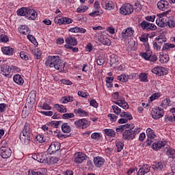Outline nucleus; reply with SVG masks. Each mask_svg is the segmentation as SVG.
I'll return each mask as SVG.
<instances>
[{"label":"nucleus","mask_w":175,"mask_h":175,"mask_svg":"<svg viewBox=\"0 0 175 175\" xmlns=\"http://www.w3.org/2000/svg\"><path fill=\"white\" fill-rule=\"evenodd\" d=\"M114 103L118 105V106L122 107V109H129V105H128V103L125 101V100H118L117 101H115Z\"/></svg>","instance_id":"nucleus-24"},{"label":"nucleus","mask_w":175,"mask_h":175,"mask_svg":"<svg viewBox=\"0 0 175 175\" xmlns=\"http://www.w3.org/2000/svg\"><path fill=\"white\" fill-rule=\"evenodd\" d=\"M37 142H38L39 143H43L44 142V136H43L42 135H38L36 137Z\"/></svg>","instance_id":"nucleus-62"},{"label":"nucleus","mask_w":175,"mask_h":175,"mask_svg":"<svg viewBox=\"0 0 175 175\" xmlns=\"http://www.w3.org/2000/svg\"><path fill=\"white\" fill-rule=\"evenodd\" d=\"M112 109H113V113H115V114H117V115L120 114V113H121V109H120V108L118 107V106H117V105H113V106H112Z\"/></svg>","instance_id":"nucleus-57"},{"label":"nucleus","mask_w":175,"mask_h":175,"mask_svg":"<svg viewBox=\"0 0 175 175\" xmlns=\"http://www.w3.org/2000/svg\"><path fill=\"white\" fill-rule=\"evenodd\" d=\"M100 42L105 46H110L111 44V42H110V40L103 36H100Z\"/></svg>","instance_id":"nucleus-35"},{"label":"nucleus","mask_w":175,"mask_h":175,"mask_svg":"<svg viewBox=\"0 0 175 175\" xmlns=\"http://www.w3.org/2000/svg\"><path fill=\"white\" fill-rule=\"evenodd\" d=\"M60 102L61 103H68V102H73V96H64L60 99Z\"/></svg>","instance_id":"nucleus-37"},{"label":"nucleus","mask_w":175,"mask_h":175,"mask_svg":"<svg viewBox=\"0 0 175 175\" xmlns=\"http://www.w3.org/2000/svg\"><path fill=\"white\" fill-rule=\"evenodd\" d=\"M139 79H141V81H144L145 83H147L148 80L147 79V74L146 73H142L139 76Z\"/></svg>","instance_id":"nucleus-63"},{"label":"nucleus","mask_w":175,"mask_h":175,"mask_svg":"<svg viewBox=\"0 0 175 175\" xmlns=\"http://www.w3.org/2000/svg\"><path fill=\"white\" fill-rule=\"evenodd\" d=\"M26 17L28 20H36V17H38V12H36V11L34 10L27 8Z\"/></svg>","instance_id":"nucleus-16"},{"label":"nucleus","mask_w":175,"mask_h":175,"mask_svg":"<svg viewBox=\"0 0 175 175\" xmlns=\"http://www.w3.org/2000/svg\"><path fill=\"white\" fill-rule=\"evenodd\" d=\"M159 61L161 64H167V62H169V55L165 54L160 55Z\"/></svg>","instance_id":"nucleus-39"},{"label":"nucleus","mask_w":175,"mask_h":175,"mask_svg":"<svg viewBox=\"0 0 175 175\" xmlns=\"http://www.w3.org/2000/svg\"><path fill=\"white\" fill-rule=\"evenodd\" d=\"M1 50L5 55H13V51H14V49L10 46H3Z\"/></svg>","instance_id":"nucleus-26"},{"label":"nucleus","mask_w":175,"mask_h":175,"mask_svg":"<svg viewBox=\"0 0 175 175\" xmlns=\"http://www.w3.org/2000/svg\"><path fill=\"white\" fill-rule=\"evenodd\" d=\"M142 29L144 31H155L157 29V26L153 23H150L146 21H143L140 24Z\"/></svg>","instance_id":"nucleus-6"},{"label":"nucleus","mask_w":175,"mask_h":175,"mask_svg":"<svg viewBox=\"0 0 175 175\" xmlns=\"http://www.w3.org/2000/svg\"><path fill=\"white\" fill-rule=\"evenodd\" d=\"M163 109L161 107H154L152 109L151 114L154 120H159L163 117Z\"/></svg>","instance_id":"nucleus-5"},{"label":"nucleus","mask_w":175,"mask_h":175,"mask_svg":"<svg viewBox=\"0 0 175 175\" xmlns=\"http://www.w3.org/2000/svg\"><path fill=\"white\" fill-rule=\"evenodd\" d=\"M36 161H38V162H40V163H47V155H46V154L44 153H40L36 155Z\"/></svg>","instance_id":"nucleus-20"},{"label":"nucleus","mask_w":175,"mask_h":175,"mask_svg":"<svg viewBox=\"0 0 175 175\" xmlns=\"http://www.w3.org/2000/svg\"><path fill=\"white\" fill-rule=\"evenodd\" d=\"M0 42H3V43H6V42H9V37L5 34H1L0 36Z\"/></svg>","instance_id":"nucleus-54"},{"label":"nucleus","mask_w":175,"mask_h":175,"mask_svg":"<svg viewBox=\"0 0 175 175\" xmlns=\"http://www.w3.org/2000/svg\"><path fill=\"white\" fill-rule=\"evenodd\" d=\"M163 163L159 162V163H154L153 165H152V168L154 170H163Z\"/></svg>","instance_id":"nucleus-32"},{"label":"nucleus","mask_w":175,"mask_h":175,"mask_svg":"<svg viewBox=\"0 0 175 175\" xmlns=\"http://www.w3.org/2000/svg\"><path fill=\"white\" fill-rule=\"evenodd\" d=\"M146 135H147V137H148L147 144H148V146H150L151 144L152 140H154V139H155V137H157V135H155L154 131H152V129H148L146 130Z\"/></svg>","instance_id":"nucleus-15"},{"label":"nucleus","mask_w":175,"mask_h":175,"mask_svg":"<svg viewBox=\"0 0 175 175\" xmlns=\"http://www.w3.org/2000/svg\"><path fill=\"white\" fill-rule=\"evenodd\" d=\"M28 8H22L21 9H18L16 12L18 16H27V11Z\"/></svg>","instance_id":"nucleus-41"},{"label":"nucleus","mask_w":175,"mask_h":175,"mask_svg":"<svg viewBox=\"0 0 175 175\" xmlns=\"http://www.w3.org/2000/svg\"><path fill=\"white\" fill-rule=\"evenodd\" d=\"M27 39L31 42L33 43V44H38V42H36V39H35V37L32 35H27Z\"/></svg>","instance_id":"nucleus-59"},{"label":"nucleus","mask_w":175,"mask_h":175,"mask_svg":"<svg viewBox=\"0 0 175 175\" xmlns=\"http://www.w3.org/2000/svg\"><path fill=\"white\" fill-rule=\"evenodd\" d=\"M72 129H70V126L68 123H64L62 125V130L64 133H69Z\"/></svg>","instance_id":"nucleus-36"},{"label":"nucleus","mask_w":175,"mask_h":175,"mask_svg":"<svg viewBox=\"0 0 175 175\" xmlns=\"http://www.w3.org/2000/svg\"><path fill=\"white\" fill-rule=\"evenodd\" d=\"M13 80L14 83H16V84H18V85H23V84H24V79L21 77V75L18 74L14 76Z\"/></svg>","instance_id":"nucleus-23"},{"label":"nucleus","mask_w":175,"mask_h":175,"mask_svg":"<svg viewBox=\"0 0 175 175\" xmlns=\"http://www.w3.org/2000/svg\"><path fill=\"white\" fill-rule=\"evenodd\" d=\"M94 163L96 167H100L105 165V159L100 157H96L94 158Z\"/></svg>","instance_id":"nucleus-18"},{"label":"nucleus","mask_w":175,"mask_h":175,"mask_svg":"<svg viewBox=\"0 0 175 175\" xmlns=\"http://www.w3.org/2000/svg\"><path fill=\"white\" fill-rule=\"evenodd\" d=\"M75 125L77 128H82V129H85V128H88V126L91 125V123L85 118H83L76 120L75 122Z\"/></svg>","instance_id":"nucleus-9"},{"label":"nucleus","mask_w":175,"mask_h":175,"mask_svg":"<svg viewBox=\"0 0 175 175\" xmlns=\"http://www.w3.org/2000/svg\"><path fill=\"white\" fill-rule=\"evenodd\" d=\"M55 108L57 110V111H59V113H66L68 111V109L65 106L62 105L55 104Z\"/></svg>","instance_id":"nucleus-34"},{"label":"nucleus","mask_w":175,"mask_h":175,"mask_svg":"<svg viewBox=\"0 0 175 175\" xmlns=\"http://www.w3.org/2000/svg\"><path fill=\"white\" fill-rule=\"evenodd\" d=\"M18 32L22 35H28L29 33V28L27 26L22 25L18 28Z\"/></svg>","instance_id":"nucleus-31"},{"label":"nucleus","mask_w":175,"mask_h":175,"mask_svg":"<svg viewBox=\"0 0 175 175\" xmlns=\"http://www.w3.org/2000/svg\"><path fill=\"white\" fill-rule=\"evenodd\" d=\"M141 129L137 127L133 130L132 129H129L126 130L122 134V139L124 140H133L137 135L140 133Z\"/></svg>","instance_id":"nucleus-3"},{"label":"nucleus","mask_w":175,"mask_h":175,"mask_svg":"<svg viewBox=\"0 0 175 175\" xmlns=\"http://www.w3.org/2000/svg\"><path fill=\"white\" fill-rule=\"evenodd\" d=\"M139 39L140 42H142V43H147V42H148V37L145 35H142V36H139Z\"/></svg>","instance_id":"nucleus-58"},{"label":"nucleus","mask_w":175,"mask_h":175,"mask_svg":"<svg viewBox=\"0 0 175 175\" xmlns=\"http://www.w3.org/2000/svg\"><path fill=\"white\" fill-rule=\"evenodd\" d=\"M104 133L109 137H116V136H117V135L116 134V131H114L113 129H104Z\"/></svg>","instance_id":"nucleus-29"},{"label":"nucleus","mask_w":175,"mask_h":175,"mask_svg":"<svg viewBox=\"0 0 175 175\" xmlns=\"http://www.w3.org/2000/svg\"><path fill=\"white\" fill-rule=\"evenodd\" d=\"M44 172H46V170L44 168L31 171L29 170V175H44Z\"/></svg>","instance_id":"nucleus-27"},{"label":"nucleus","mask_w":175,"mask_h":175,"mask_svg":"<svg viewBox=\"0 0 175 175\" xmlns=\"http://www.w3.org/2000/svg\"><path fill=\"white\" fill-rule=\"evenodd\" d=\"M102 12L100 10H96L95 11L91 12L89 14V16H91L92 17H96V16H99L100 14H102Z\"/></svg>","instance_id":"nucleus-55"},{"label":"nucleus","mask_w":175,"mask_h":175,"mask_svg":"<svg viewBox=\"0 0 175 175\" xmlns=\"http://www.w3.org/2000/svg\"><path fill=\"white\" fill-rule=\"evenodd\" d=\"M86 10H88V7L82 5L77 8V12L78 13H84V12H86Z\"/></svg>","instance_id":"nucleus-51"},{"label":"nucleus","mask_w":175,"mask_h":175,"mask_svg":"<svg viewBox=\"0 0 175 175\" xmlns=\"http://www.w3.org/2000/svg\"><path fill=\"white\" fill-rule=\"evenodd\" d=\"M66 43H67V45L69 46H77V40H76V38L70 36L67 38H66Z\"/></svg>","instance_id":"nucleus-22"},{"label":"nucleus","mask_w":175,"mask_h":175,"mask_svg":"<svg viewBox=\"0 0 175 175\" xmlns=\"http://www.w3.org/2000/svg\"><path fill=\"white\" fill-rule=\"evenodd\" d=\"M175 154V150L174 149H172V148H169L167 152H166V154L168 156V157H173V155H174Z\"/></svg>","instance_id":"nucleus-64"},{"label":"nucleus","mask_w":175,"mask_h":175,"mask_svg":"<svg viewBox=\"0 0 175 175\" xmlns=\"http://www.w3.org/2000/svg\"><path fill=\"white\" fill-rule=\"evenodd\" d=\"M165 144V142L162 141L154 142L152 144V149L154 150V151H158V150H161L162 147H164Z\"/></svg>","instance_id":"nucleus-25"},{"label":"nucleus","mask_w":175,"mask_h":175,"mask_svg":"<svg viewBox=\"0 0 175 175\" xmlns=\"http://www.w3.org/2000/svg\"><path fill=\"white\" fill-rule=\"evenodd\" d=\"M156 23L157 24L158 27H161V28H165V27L167 25V23H165V18L162 16H159L156 21Z\"/></svg>","instance_id":"nucleus-28"},{"label":"nucleus","mask_w":175,"mask_h":175,"mask_svg":"<svg viewBox=\"0 0 175 175\" xmlns=\"http://www.w3.org/2000/svg\"><path fill=\"white\" fill-rule=\"evenodd\" d=\"M133 128H135L133 124H126L124 125L119 126L118 128H116V132H120V133H122L125 129H133Z\"/></svg>","instance_id":"nucleus-17"},{"label":"nucleus","mask_w":175,"mask_h":175,"mask_svg":"<svg viewBox=\"0 0 175 175\" xmlns=\"http://www.w3.org/2000/svg\"><path fill=\"white\" fill-rule=\"evenodd\" d=\"M55 23H56V24H59V25L71 24V23H73V19L68 17H60L59 18L56 17L55 18Z\"/></svg>","instance_id":"nucleus-10"},{"label":"nucleus","mask_w":175,"mask_h":175,"mask_svg":"<svg viewBox=\"0 0 175 175\" xmlns=\"http://www.w3.org/2000/svg\"><path fill=\"white\" fill-rule=\"evenodd\" d=\"M151 167L148 165H144L143 167H140L138 172L137 175H144L146 173H148L150 172Z\"/></svg>","instance_id":"nucleus-21"},{"label":"nucleus","mask_w":175,"mask_h":175,"mask_svg":"<svg viewBox=\"0 0 175 175\" xmlns=\"http://www.w3.org/2000/svg\"><path fill=\"white\" fill-rule=\"evenodd\" d=\"M116 147L118 152H121L124 149V143L121 142L120 141L116 142Z\"/></svg>","instance_id":"nucleus-47"},{"label":"nucleus","mask_w":175,"mask_h":175,"mask_svg":"<svg viewBox=\"0 0 175 175\" xmlns=\"http://www.w3.org/2000/svg\"><path fill=\"white\" fill-rule=\"evenodd\" d=\"M120 14H123V16H128L133 13V6L130 3L124 4L120 8Z\"/></svg>","instance_id":"nucleus-4"},{"label":"nucleus","mask_w":175,"mask_h":175,"mask_svg":"<svg viewBox=\"0 0 175 175\" xmlns=\"http://www.w3.org/2000/svg\"><path fill=\"white\" fill-rule=\"evenodd\" d=\"M0 156L4 159H8L12 157V150L10 148L6 146H2L0 148Z\"/></svg>","instance_id":"nucleus-8"},{"label":"nucleus","mask_w":175,"mask_h":175,"mask_svg":"<svg viewBox=\"0 0 175 175\" xmlns=\"http://www.w3.org/2000/svg\"><path fill=\"white\" fill-rule=\"evenodd\" d=\"M108 117L110 118V121H112L113 122H116L118 118V116H115L114 113L108 114Z\"/></svg>","instance_id":"nucleus-56"},{"label":"nucleus","mask_w":175,"mask_h":175,"mask_svg":"<svg viewBox=\"0 0 175 175\" xmlns=\"http://www.w3.org/2000/svg\"><path fill=\"white\" fill-rule=\"evenodd\" d=\"M32 131L31 130V124L28 122L25 123L22 133L20 135V139L23 144H29L32 138Z\"/></svg>","instance_id":"nucleus-2"},{"label":"nucleus","mask_w":175,"mask_h":175,"mask_svg":"<svg viewBox=\"0 0 175 175\" xmlns=\"http://www.w3.org/2000/svg\"><path fill=\"white\" fill-rule=\"evenodd\" d=\"M175 45L174 44H170V43H165L163 46L162 50L163 51H169L171 49H174Z\"/></svg>","instance_id":"nucleus-33"},{"label":"nucleus","mask_w":175,"mask_h":175,"mask_svg":"<svg viewBox=\"0 0 175 175\" xmlns=\"http://www.w3.org/2000/svg\"><path fill=\"white\" fill-rule=\"evenodd\" d=\"M103 8H104V9H105L106 10H113V3L111 2H105L103 4Z\"/></svg>","instance_id":"nucleus-43"},{"label":"nucleus","mask_w":175,"mask_h":175,"mask_svg":"<svg viewBox=\"0 0 175 175\" xmlns=\"http://www.w3.org/2000/svg\"><path fill=\"white\" fill-rule=\"evenodd\" d=\"M133 33H135V30L131 27H127L126 29H124L122 32V39L126 40L129 38H131L133 36Z\"/></svg>","instance_id":"nucleus-12"},{"label":"nucleus","mask_w":175,"mask_h":175,"mask_svg":"<svg viewBox=\"0 0 175 175\" xmlns=\"http://www.w3.org/2000/svg\"><path fill=\"white\" fill-rule=\"evenodd\" d=\"M170 6L169 1L166 0H161L157 3L158 9L162 10V12H165L167 9H169Z\"/></svg>","instance_id":"nucleus-14"},{"label":"nucleus","mask_w":175,"mask_h":175,"mask_svg":"<svg viewBox=\"0 0 175 175\" xmlns=\"http://www.w3.org/2000/svg\"><path fill=\"white\" fill-rule=\"evenodd\" d=\"M1 70L3 76H5L6 77H8V76H9L10 75V72L12 70V67L9 66L7 64H3L1 67Z\"/></svg>","instance_id":"nucleus-19"},{"label":"nucleus","mask_w":175,"mask_h":175,"mask_svg":"<svg viewBox=\"0 0 175 175\" xmlns=\"http://www.w3.org/2000/svg\"><path fill=\"white\" fill-rule=\"evenodd\" d=\"M156 40H157V43H159V44H162V43H165V42H166V40H167V39L166 38V37L165 36H159L157 38Z\"/></svg>","instance_id":"nucleus-46"},{"label":"nucleus","mask_w":175,"mask_h":175,"mask_svg":"<svg viewBox=\"0 0 175 175\" xmlns=\"http://www.w3.org/2000/svg\"><path fill=\"white\" fill-rule=\"evenodd\" d=\"M134 7L137 12H140V10H142V9L143 8V5H142V4H140V3L139 2H136Z\"/></svg>","instance_id":"nucleus-61"},{"label":"nucleus","mask_w":175,"mask_h":175,"mask_svg":"<svg viewBox=\"0 0 175 175\" xmlns=\"http://www.w3.org/2000/svg\"><path fill=\"white\" fill-rule=\"evenodd\" d=\"M59 150H61V144L57 142H52L48 148V151L50 154H55V152L59 151Z\"/></svg>","instance_id":"nucleus-11"},{"label":"nucleus","mask_w":175,"mask_h":175,"mask_svg":"<svg viewBox=\"0 0 175 175\" xmlns=\"http://www.w3.org/2000/svg\"><path fill=\"white\" fill-rule=\"evenodd\" d=\"M74 113H75V114H78L80 117H87L88 116V112L84 111L81 108L75 109Z\"/></svg>","instance_id":"nucleus-30"},{"label":"nucleus","mask_w":175,"mask_h":175,"mask_svg":"<svg viewBox=\"0 0 175 175\" xmlns=\"http://www.w3.org/2000/svg\"><path fill=\"white\" fill-rule=\"evenodd\" d=\"M118 63V60H117V56L111 57L110 59V65L112 68H116L117 66V64Z\"/></svg>","instance_id":"nucleus-44"},{"label":"nucleus","mask_w":175,"mask_h":175,"mask_svg":"<svg viewBox=\"0 0 175 175\" xmlns=\"http://www.w3.org/2000/svg\"><path fill=\"white\" fill-rule=\"evenodd\" d=\"M58 162V158L55 157H51L48 159L46 163L48 165H54Z\"/></svg>","instance_id":"nucleus-42"},{"label":"nucleus","mask_w":175,"mask_h":175,"mask_svg":"<svg viewBox=\"0 0 175 175\" xmlns=\"http://www.w3.org/2000/svg\"><path fill=\"white\" fill-rule=\"evenodd\" d=\"M128 79H129V77L126 75H122L117 77V80H119V81H121L122 83H126Z\"/></svg>","instance_id":"nucleus-45"},{"label":"nucleus","mask_w":175,"mask_h":175,"mask_svg":"<svg viewBox=\"0 0 175 175\" xmlns=\"http://www.w3.org/2000/svg\"><path fill=\"white\" fill-rule=\"evenodd\" d=\"M75 157L74 162H75V163H82V162L85 161V159L87 158V155L81 152H77L75 154Z\"/></svg>","instance_id":"nucleus-13"},{"label":"nucleus","mask_w":175,"mask_h":175,"mask_svg":"<svg viewBox=\"0 0 175 175\" xmlns=\"http://www.w3.org/2000/svg\"><path fill=\"white\" fill-rule=\"evenodd\" d=\"M151 54H152V52H145V53H141L140 55L141 57H142V58H144V59H146V61H148Z\"/></svg>","instance_id":"nucleus-48"},{"label":"nucleus","mask_w":175,"mask_h":175,"mask_svg":"<svg viewBox=\"0 0 175 175\" xmlns=\"http://www.w3.org/2000/svg\"><path fill=\"white\" fill-rule=\"evenodd\" d=\"M62 117L64 120H69L70 118H74L75 114L73 113H64Z\"/></svg>","instance_id":"nucleus-52"},{"label":"nucleus","mask_w":175,"mask_h":175,"mask_svg":"<svg viewBox=\"0 0 175 175\" xmlns=\"http://www.w3.org/2000/svg\"><path fill=\"white\" fill-rule=\"evenodd\" d=\"M46 66L49 68H54L59 72H64L65 70V63L59 59V56H49L45 61Z\"/></svg>","instance_id":"nucleus-1"},{"label":"nucleus","mask_w":175,"mask_h":175,"mask_svg":"<svg viewBox=\"0 0 175 175\" xmlns=\"http://www.w3.org/2000/svg\"><path fill=\"white\" fill-rule=\"evenodd\" d=\"M120 117H122V118H126V120H127V121H131V120H132V118H133L132 117V115L131 114V113L129 112H122L120 113Z\"/></svg>","instance_id":"nucleus-38"},{"label":"nucleus","mask_w":175,"mask_h":175,"mask_svg":"<svg viewBox=\"0 0 175 175\" xmlns=\"http://www.w3.org/2000/svg\"><path fill=\"white\" fill-rule=\"evenodd\" d=\"M152 72L154 75H157V76H165V75H167L169 71L167 68L162 66H157L152 69Z\"/></svg>","instance_id":"nucleus-7"},{"label":"nucleus","mask_w":175,"mask_h":175,"mask_svg":"<svg viewBox=\"0 0 175 175\" xmlns=\"http://www.w3.org/2000/svg\"><path fill=\"white\" fill-rule=\"evenodd\" d=\"M161 107L166 108L167 106H172V103L170 98H165L161 105Z\"/></svg>","instance_id":"nucleus-40"},{"label":"nucleus","mask_w":175,"mask_h":175,"mask_svg":"<svg viewBox=\"0 0 175 175\" xmlns=\"http://www.w3.org/2000/svg\"><path fill=\"white\" fill-rule=\"evenodd\" d=\"M20 57L21 58H22V59H24L25 61H28V59H29L28 54L24 51L21 52Z\"/></svg>","instance_id":"nucleus-50"},{"label":"nucleus","mask_w":175,"mask_h":175,"mask_svg":"<svg viewBox=\"0 0 175 175\" xmlns=\"http://www.w3.org/2000/svg\"><path fill=\"white\" fill-rule=\"evenodd\" d=\"M59 122V121H51L49 122V126H53V128H58Z\"/></svg>","instance_id":"nucleus-53"},{"label":"nucleus","mask_w":175,"mask_h":175,"mask_svg":"<svg viewBox=\"0 0 175 175\" xmlns=\"http://www.w3.org/2000/svg\"><path fill=\"white\" fill-rule=\"evenodd\" d=\"M105 61V57L99 56L96 60L97 65H99L100 66L103 65Z\"/></svg>","instance_id":"nucleus-49"},{"label":"nucleus","mask_w":175,"mask_h":175,"mask_svg":"<svg viewBox=\"0 0 175 175\" xmlns=\"http://www.w3.org/2000/svg\"><path fill=\"white\" fill-rule=\"evenodd\" d=\"M166 24L170 28H174L175 27V21H173L172 19H168V21H167Z\"/></svg>","instance_id":"nucleus-60"}]
</instances>
